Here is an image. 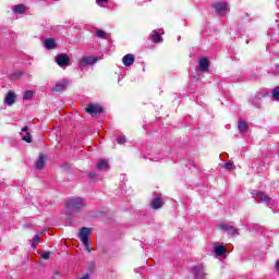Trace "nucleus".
I'll list each match as a JSON object with an SVG mask.
<instances>
[{
    "instance_id": "obj_1",
    "label": "nucleus",
    "mask_w": 279,
    "mask_h": 279,
    "mask_svg": "<svg viewBox=\"0 0 279 279\" xmlns=\"http://www.w3.org/2000/svg\"><path fill=\"white\" fill-rule=\"evenodd\" d=\"M86 206V201L82 197H73L66 201L65 203V213L66 215H75V213H80L82 208Z\"/></svg>"
},
{
    "instance_id": "obj_2",
    "label": "nucleus",
    "mask_w": 279,
    "mask_h": 279,
    "mask_svg": "<svg viewBox=\"0 0 279 279\" xmlns=\"http://www.w3.org/2000/svg\"><path fill=\"white\" fill-rule=\"evenodd\" d=\"M90 234H93V228L86 227H83L78 233V239L82 241L86 252L88 253L93 252V246H90L93 242L88 239Z\"/></svg>"
},
{
    "instance_id": "obj_3",
    "label": "nucleus",
    "mask_w": 279,
    "mask_h": 279,
    "mask_svg": "<svg viewBox=\"0 0 279 279\" xmlns=\"http://www.w3.org/2000/svg\"><path fill=\"white\" fill-rule=\"evenodd\" d=\"M252 195L253 197H258L260 202H263V204H266V206H268L269 208H271L274 204H276V201H274V198H271L269 195L265 194V192L253 191Z\"/></svg>"
},
{
    "instance_id": "obj_4",
    "label": "nucleus",
    "mask_w": 279,
    "mask_h": 279,
    "mask_svg": "<svg viewBox=\"0 0 279 279\" xmlns=\"http://www.w3.org/2000/svg\"><path fill=\"white\" fill-rule=\"evenodd\" d=\"M191 271L195 279H206V276H208L206 272V266H204V264L193 266Z\"/></svg>"
},
{
    "instance_id": "obj_5",
    "label": "nucleus",
    "mask_w": 279,
    "mask_h": 279,
    "mask_svg": "<svg viewBox=\"0 0 279 279\" xmlns=\"http://www.w3.org/2000/svg\"><path fill=\"white\" fill-rule=\"evenodd\" d=\"M214 10L216 14L222 16L223 14H228V12L230 11V5H228V3L226 2H216L214 3Z\"/></svg>"
},
{
    "instance_id": "obj_6",
    "label": "nucleus",
    "mask_w": 279,
    "mask_h": 279,
    "mask_svg": "<svg viewBox=\"0 0 279 279\" xmlns=\"http://www.w3.org/2000/svg\"><path fill=\"white\" fill-rule=\"evenodd\" d=\"M85 111L87 112V114H90L92 117H99V114L104 112V108H101V106L99 105L89 104L85 108Z\"/></svg>"
},
{
    "instance_id": "obj_7",
    "label": "nucleus",
    "mask_w": 279,
    "mask_h": 279,
    "mask_svg": "<svg viewBox=\"0 0 279 279\" xmlns=\"http://www.w3.org/2000/svg\"><path fill=\"white\" fill-rule=\"evenodd\" d=\"M219 230H222V232H227L228 234H232L233 236L239 234V230L234 228V226L226 222H221L218 225Z\"/></svg>"
},
{
    "instance_id": "obj_8",
    "label": "nucleus",
    "mask_w": 279,
    "mask_h": 279,
    "mask_svg": "<svg viewBox=\"0 0 279 279\" xmlns=\"http://www.w3.org/2000/svg\"><path fill=\"white\" fill-rule=\"evenodd\" d=\"M162 34H165V31L162 29H155L150 33L149 35V40H151V43H162Z\"/></svg>"
},
{
    "instance_id": "obj_9",
    "label": "nucleus",
    "mask_w": 279,
    "mask_h": 279,
    "mask_svg": "<svg viewBox=\"0 0 279 279\" xmlns=\"http://www.w3.org/2000/svg\"><path fill=\"white\" fill-rule=\"evenodd\" d=\"M97 63V58L95 57H83L78 63V66L84 69L85 66H89Z\"/></svg>"
},
{
    "instance_id": "obj_10",
    "label": "nucleus",
    "mask_w": 279,
    "mask_h": 279,
    "mask_svg": "<svg viewBox=\"0 0 279 279\" xmlns=\"http://www.w3.org/2000/svg\"><path fill=\"white\" fill-rule=\"evenodd\" d=\"M56 62L61 68L69 66V62H70L69 56H66L64 53L59 54V56H57Z\"/></svg>"
},
{
    "instance_id": "obj_11",
    "label": "nucleus",
    "mask_w": 279,
    "mask_h": 279,
    "mask_svg": "<svg viewBox=\"0 0 279 279\" xmlns=\"http://www.w3.org/2000/svg\"><path fill=\"white\" fill-rule=\"evenodd\" d=\"M71 84L70 80H63L59 83L56 84V86L53 87L54 93H61V90H65L66 86Z\"/></svg>"
},
{
    "instance_id": "obj_12",
    "label": "nucleus",
    "mask_w": 279,
    "mask_h": 279,
    "mask_svg": "<svg viewBox=\"0 0 279 279\" xmlns=\"http://www.w3.org/2000/svg\"><path fill=\"white\" fill-rule=\"evenodd\" d=\"M15 101H16V94H14V92H8L4 98V104H7V106H14Z\"/></svg>"
},
{
    "instance_id": "obj_13",
    "label": "nucleus",
    "mask_w": 279,
    "mask_h": 279,
    "mask_svg": "<svg viewBox=\"0 0 279 279\" xmlns=\"http://www.w3.org/2000/svg\"><path fill=\"white\" fill-rule=\"evenodd\" d=\"M208 66H210V62H208V59L202 58L198 61V71L206 72L208 71Z\"/></svg>"
},
{
    "instance_id": "obj_14",
    "label": "nucleus",
    "mask_w": 279,
    "mask_h": 279,
    "mask_svg": "<svg viewBox=\"0 0 279 279\" xmlns=\"http://www.w3.org/2000/svg\"><path fill=\"white\" fill-rule=\"evenodd\" d=\"M28 130L29 128L24 126L20 134L22 136V141H25L26 143H32V134H29Z\"/></svg>"
},
{
    "instance_id": "obj_15",
    "label": "nucleus",
    "mask_w": 279,
    "mask_h": 279,
    "mask_svg": "<svg viewBox=\"0 0 279 279\" xmlns=\"http://www.w3.org/2000/svg\"><path fill=\"white\" fill-rule=\"evenodd\" d=\"M134 54L129 53L122 58V63L124 64V66H132V64H134Z\"/></svg>"
},
{
    "instance_id": "obj_16",
    "label": "nucleus",
    "mask_w": 279,
    "mask_h": 279,
    "mask_svg": "<svg viewBox=\"0 0 279 279\" xmlns=\"http://www.w3.org/2000/svg\"><path fill=\"white\" fill-rule=\"evenodd\" d=\"M162 204H163L162 198H160V196H157V197L153 198L151 202H150V206L155 210H158V208H162Z\"/></svg>"
},
{
    "instance_id": "obj_17",
    "label": "nucleus",
    "mask_w": 279,
    "mask_h": 279,
    "mask_svg": "<svg viewBox=\"0 0 279 279\" xmlns=\"http://www.w3.org/2000/svg\"><path fill=\"white\" fill-rule=\"evenodd\" d=\"M238 130H239L240 134L247 133V130H248L247 122H245V120H240L238 122Z\"/></svg>"
},
{
    "instance_id": "obj_18",
    "label": "nucleus",
    "mask_w": 279,
    "mask_h": 279,
    "mask_svg": "<svg viewBox=\"0 0 279 279\" xmlns=\"http://www.w3.org/2000/svg\"><path fill=\"white\" fill-rule=\"evenodd\" d=\"M214 252L216 256H223L228 250H226V246L223 245H215L214 246Z\"/></svg>"
},
{
    "instance_id": "obj_19",
    "label": "nucleus",
    "mask_w": 279,
    "mask_h": 279,
    "mask_svg": "<svg viewBox=\"0 0 279 279\" xmlns=\"http://www.w3.org/2000/svg\"><path fill=\"white\" fill-rule=\"evenodd\" d=\"M44 47H46V49H56V39L54 38L45 39Z\"/></svg>"
},
{
    "instance_id": "obj_20",
    "label": "nucleus",
    "mask_w": 279,
    "mask_h": 279,
    "mask_svg": "<svg viewBox=\"0 0 279 279\" xmlns=\"http://www.w3.org/2000/svg\"><path fill=\"white\" fill-rule=\"evenodd\" d=\"M96 169H98L99 171H106V169H108V160H107V159L100 160V161L96 165Z\"/></svg>"
},
{
    "instance_id": "obj_21",
    "label": "nucleus",
    "mask_w": 279,
    "mask_h": 279,
    "mask_svg": "<svg viewBox=\"0 0 279 279\" xmlns=\"http://www.w3.org/2000/svg\"><path fill=\"white\" fill-rule=\"evenodd\" d=\"M44 167H45V155L40 154V155H39V159H38V161H37L36 165H35V169L40 170V169H43Z\"/></svg>"
},
{
    "instance_id": "obj_22",
    "label": "nucleus",
    "mask_w": 279,
    "mask_h": 279,
    "mask_svg": "<svg viewBox=\"0 0 279 279\" xmlns=\"http://www.w3.org/2000/svg\"><path fill=\"white\" fill-rule=\"evenodd\" d=\"M25 10H26V8H25V5H23V4H17V5H15V7L13 8V12H14L15 14H25Z\"/></svg>"
},
{
    "instance_id": "obj_23",
    "label": "nucleus",
    "mask_w": 279,
    "mask_h": 279,
    "mask_svg": "<svg viewBox=\"0 0 279 279\" xmlns=\"http://www.w3.org/2000/svg\"><path fill=\"white\" fill-rule=\"evenodd\" d=\"M40 243V235L39 234H36L33 240H32V247H37L38 244Z\"/></svg>"
},
{
    "instance_id": "obj_24",
    "label": "nucleus",
    "mask_w": 279,
    "mask_h": 279,
    "mask_svg": "<svg viewBox=\"0 0 279 279\" xmlns=\"http://www.w3.org/2000/svg\"><path fill=\"white\" fill-rule=\"evenodd\" d=\"M96 36H97V38H104V39L108 38V34L106 32H104L102 29H97Z\"/></svg>"
},
{
    "instance_id": "obj_25",
    "label": "nucleus",
    "mask_w": 279,
    "mask_h": 279,
    "mask_svg": "<svg viewBox=\"0 0 279 279\" xmlns=\"http://www.w3.org/2000/svg\"><path fill=\"white\" fill-rule=\"evenodd\" d=\"M33 97H34V92L27 90V92L24 93L23 99H24V100H29V99H32Z\"/></svg>"
},
{
    "instance_id": "obj_26",
    "label": "nucleus",
    "mask_w": 279,
    "mask_h": 279,
    "mask_svg": "<svg viewBox=\"0 0 279 279\" xmlns=\"http://www.w3.org/2000/svg\"><path fill=\"white\" fill-rule=\"evenodd\" d=\"M272 98L275 99V101H279V88H275L271 92Z\"/></svg>"
},
{
    "instance_id": "obj_27",
    "label": "nucleus",
    "mask_w": 279,
    "mask_h": 279,
    "mask_svg": "<svg viewBox=\"0 0 279 279\" xmlns=\"http://www.w3.org/2000/svg\"><path fill=\"white\" fill-rule=\"evenodd\" d=\"M117 143H118V145H124V143H126L125 135H120V136L117 138Z\"/></svg>"
},
{
    "instance_id": "obj_28",
    "label": "nucleus",
    "mask_w": 279,
    "mask_h": 279,
    "mask_svg": "<svg viewBox=\"0 0 279 279\" xmlns=\"http://www.w3.org/2000/svg\"><path fill=\"white\" fill-rule=\"evenodd\" d=\"M271 73H272V75H279V65L278 64H275L271 68Z\"/></svg>"
},
{
    "instance_id": "obj_29",
    "label": "nucleus",
    "mask_w": 279,
    "mask_h": 279,
    "mask_svg": "<svg viewBox=\"0 0 279 279\" xmlns=\"http://www.w3.org/2000/svg\"><path fill=\"white\" fill-rule=\"evenodd\" d=\"M225 169H227L228 171H232V169H234V163L226 162L225 163Z\"/></svg>"
},
{
    "instance_id": "obj_30",
    "label": "nucleus",
    "mask_w": 279,
    "mask_h": 279,
    "mask_svg": "<svg viewBox=\"0 0 279 279\" xmlns=\"http://www.w3.org/2000/svg\"><path fill=\"white\" fill-rule=\"evenodd\" d=\"M41 258H44V260H49V258H51V253L49 252L43 253Z\"/></svg>"
},
{
    "instance_id": "obj_31",
    "label": "nucleus",
    "mask_w": 279,
    "mask_h": 279,
    "mask_svg": "<svg viewBox=\"0 0 279 279\" xmlns=\"http://www.w3.org/2000/svg\"><path fill=\"white\" fill-rule=\"evenodd\" d=\"M135 274H143V271H145V268L143 267H138L134 269Z\"/></svg>"
},
{
    "instance_id": "obj_32",
    "label": "nucleus",
    "mask_w": 279,
    "mask_h": 279,
    "mask_svg": "<svg viewBox=\"0 0 279 279\" xmlns=\"http://www.w3.org/2000/svg\"><path fill=\"white\" fill-rule=\"evenodd\" d=\"M21 75H23V72L16 71L13 73L12 77H21Z\"/></svg>"
},
{
    "instance_id": "obj_33",
    "label": "nucleus",
    "mask_w": 279,
    "mask_h": 279,
    "mask_svg": "<svg viewBox=\"0 0 279 279\" xmlns=\"http://www.w3.org/2000/svg\"><path fill=\"white\" fill-rule=\"evenodd\" d=\"M110 0H96L97 5H101V3H108Z\"/></svg>"
},
{
    "instance_id": "obj_34",
    "label": "nucleus",
    "mask_w": 279,
    "mask_h": 279,
    "mask_svg": "<svg viewBox=\"0 0 279 279\" xmlns=\"http://www.w3.org/2000/svg\"><path fill=\"white\" fill-rule=\"evenodd\" d=\"M88 178H92V179L97 178V173L90 172V173L88 174Z\"/></svg>"
},
{
    "instance_id": "obj_35",
    "label": "nucleus",
    "mask_w": 279,
    "mask_h": 279,
    "mask_svg": "<svg viewBox=\"0 0 279 279\" xmlns=\"http://www.w3.org/2000/svg\"><path fill=\"white\" fill-rule=\"evenodd\" d=\"M80 279H90V275L86 274L83 277H81Z\"/></svg>"
},
{
    "instance_id": "obj_36",
    "label": "nucleus",
    "mask_w": 279,
    "mask_h": 279,
    "mask_svg": "<svg viewBox=\"0 0 279 279\" xmlns=\"http://www.w3.org/2000/svg\"><path fill=\"white\" fill-rule=\"evenodd\" d=\"M251 80H253V81L256 80V75H252Z\"/></svg>"
},
{
    "instance_id": "obj_37",
    "label": "nucleus",
    "mask_w": 279,
    "mask_h": 279,
    "mask_svg": "<svg viewBox=\"0 0 279 279\" xmlns=\"http://www.w3.org/2000/svg\"><path fill=\"white\" fill-rule=\"evenodd\" d=\"M178 40H180V36L178 37Z\"/></svg>"
}]
</instances>
